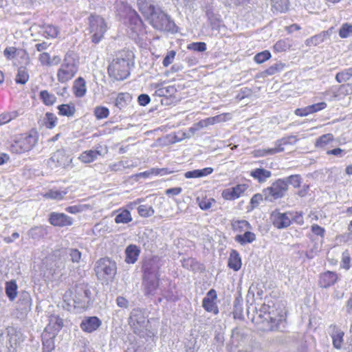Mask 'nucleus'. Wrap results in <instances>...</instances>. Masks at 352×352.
<instances>
[{
	"label": "nucleus",
	"instance_id": "11",
	"mask_svg": "<svg viewBox=\"0 0 352 352\" xmlns=\"http://www.w3.org/2000/svg\"><path fill=\"white\" fill-rule=\"evenodd\" d=\"M72 162V158L65 149H58L53 153L47 160V165L51 168H66Z\"/></svg>",
	"mask_w": 352,
	"mask_h": 352
},
{
	"label": "nucleus",
	"instance_id": "2",
	"mask_svg": "<svg viewBox=\"0 0 352 352\" xmlns=\"http://www.w3.org/2000/svg\"><path fill=\"white\" fill-rule=\"evenodd\" d=\"M129 324L133 331L142 338H152L155 331L151 328L145 313L140 309H133L130 314Z\"/></svg>",
	"mask_w": 352,
	"mask_h": 352
},
{
	"label": "nucleus",
	"instance_id": "59",
	"mask_svg": "<svg viewBox=\"0 0 352 352\" xmlns=\"http://www.w3.org/2000/svg\"><path fill=\"white\" fill-rule=\"evenodd\" d=\"M206 123V126H208L210 125H213L215 123H218L224 120V116L218 115L214 117L207 118L204 120Z\"/></svg>",
	"mask_w": 352,
	"mask_h": 352
},
{
	"label": "nucleus",
	"instance_id": "4",
	"mask_svg": "<svg viewBox=\"0 0 352 352\" xmlns=\"http://www.w3.org/2000/svg\"><path fill=\"white\" fill-rule=\"evenodd\" d=\"M23 340L21 332L14 327H7L6 331L0 335V343L8 352H14Z\"/></svg>",
	"mask_w": 352,
	"mask_h": 352
},
{
	"label": "nucleus",
	"instance_id": "39",
	"mask_svg": "<svg viewBox=\"0 0 352 352\" xmlns=\"http://www.w3.org/2000/svg\"><path fill=\"white\" fill-rule=\"evenodd\" d=\"M67 192L65 190H59L57 189H52L44 195V197L47 199L55 200H61L63 199Z\"/></svg>",
	"mask_w": 352,
	"mask_h": 352
},
{
	"label": "nucleus",
	"instance_id": "15",
	"mask_svg": "<svg viewBox=\"0 0 352 352\" xmlns=\"http://www.w3.org/2000/svg\"><path fill=\"white\" fill-rule=\"evenodd\" d=\"M50 223L54 226L65 227L72 226L73 219L64 213L52 212L49 217Z\"/></svg>",
	"mask_w": 352,
	"mask_h": 352
},
{
	"label": "nucleus",
	"instance_id": "63",
	"mask_svg": "<svg viewBox=\"0 0 352 352\" xmlns=\"http://www.w3.org/2000/svg\"><path fill=\"white\" fill-rule=\"evenodd\" d=\"M211 29L212 34L217 36L221 33V30L224 29V25H223L219 21H214L211 23Z\"/></svg>",
	"mask_w": 352,
	"mask_h": 352
},
{
	"label": "nucleus",
	"instance_id": "13",
	"mask_svg": "<svg viewBox=\"0 0 352 352\" xmlns=\"http://www.w3.org/2000/svg\"><path fill=\"white\" fill-rule=\"evenodd\" d=\"M291 214L274 211L272 214V223L278 229L285 228L291 224Z\"/></svg>",
	"mask_w": 352,
	"mask_h": 352
},
{
	"label": "nucleus",
	"instance_id": "33",
	"mask_svg": "<svg viewBox=\"0 0 352 352\" xmlns=\"http://www.w3.org/2000/svg\"><path fill=\"white\" fill-rule=\"evenodd\" d=\"M293 45L292 41L289 38H284L278 41L274 45V49L278 52H285Z\"/></svg>",
	"mask_w": 352,
	"mask_h": 352
},
{
	"label": "nucleus",
	"instance_id": "6",
	"mask_svg": "<svg viewBox=\"0 0 352 352\" xmlns=\"http://www.w3.org/2000/svg\"><path fill=\"white\" fill-rule=\"evenodd\" d=\"M108 72L117 80H124L129 75V58H116L109 66Z\"/></svg>",
	"mask_w": 352,
	"mask_h": 352
},
{
	"label": "nucleus",
	"instance_id": "7",
	"mask_svg": "<svg viewBox=\"0 0 352 352\" xmlns=\"http://www.w3.org/2000/svg\"><path fill=\"white\" fill-rule=\"evenodd\" d=\"M36 133L21 135L11 145V151L15 153H23L30 151L36 144Z\"/></svg>",
	"mask_w": 352,
	"mask_h": 352
},
{
	"label": "nucleus",
	"instance_id": "52",
	"mask_svg": "<svg viewBox=\"0 0 352 352\" xmlns=\"http://www.w3.org/2000/svg\"><path fill=\"white\" fill-rule=\"evenodd\" d=\"M352 35V25L349 23H344L340 30H339V36L344 38H347Z\"/></svg>",
	"mask_w": 352,
	"mask_h": 352
},
{
	"label": "nucleus",
	"instance_id": "49",
	"mask_svg": "<svg viewBox=\"0 0 352 352\" xmlns=\"http://www.w3.org/2000/svg\"><path fill=\"white\" fill-rule=\"evenodd\" d=\"M270 58V52L268 50H265L256 54L254 57V60L256 63L261 64L269 60Z\"/></svg>",
	"mask_w": 352,
	"mask_h": 352
},
{
	"label": "nucleus",
	"instance_id": "37",
	"mask_svg": "<svg viewBox=\"0 0 352 352\" xmlns=\"http://www.w3.org/2000/svg\"><path fill=\"white\" fill-rule=\"evenodd\" d=\"M132 221L131 213L127 210H121L116 217V223H127Z\"/></svg>",
	"mask_w": 352,
	"mask_h": 352
},
{
	"label": "nucleus",
	"instance_id": "8",
	"mask_svg": "<svg viewBox=\"0 0 352 352\" xmlns=\"http://www.w3.org/2000/svg\"><path fill=\"white\" fill-rule=\"evenodd\" d=\"M287 190L286 182L283 179H278L274 182L270 186L263 189V193L266 201H272L283 197Z\"/></svg>",
	"mask_w": 352,
	"mask_h": 352
},
{
	"label": "nucleus",
	"instance_id": "23",
	"mask_svg": "<svg viewBox=\"0 0 352 352\" xmlns=\"http://www.w3.org/2000/svg\"><path fill=\"white\" fill-rule=\"evenodd\" d=\"M140 250L135 245H129L125 250V261L127 263H134L138 260Z\"/></svg>",
	"mask_w": 352,
	"mask_h": 352
},
{
	"label": "nucleus",
	"instance_id": "21",
	"mask_svg": "<svg viewBox=\"0 0 352 352\" xmlns=\"http://www.w3.org/2000/svg\"><path fill=\"white\" fill-rule=\"evenodd\" d=\"M143 285L146 295L154 294L158 287V277H144Z\"/></svg>",
	"mask_w": 352,
	"mask_h": 352
},
{
	"label": "nucleus",
	"instance_id": "61",
	"mask_svg": "<svg viewBox=\"0 0 352 352\" xmlns=\"http://www.w3.org/2000/svg\"><path fill=\"white\" fill-rule=\"evenodd\" d=\"M176 52L173 50L169 51L163 60V65L164 67L169 66L175 59Z\"/></svg>",
	"mask_w": 352,
	"mask_h": 352
},
{
	"label": "nucleus",
	"instance_id": "10",
	"mask_svg": "<svg viewBox=\"0 0 352 352\" xmlns=\"http://www.w3.org/2000/svg\"><path fill=\"white\" fill-rule=\"evenodd\" d=\"M297 140L296 137L294 135L283 138L276 142V146L274 148L256 150L255 151V155L257 157H263L282 152L285 150V146L294 144L296 143Z\"/></svg>",
	"mask_w": 352,
	"mask_h": 352
},
{
	"label": "nucleus",
	"instance_id": "30",
	"mask_svg": "<svg viewBox=\"0 0 352 352\" xmlns=\"http://www.w3.org/2000/svg\"><path fill=\"white\" fill-rule=\"evenodd\" d=\"M324 96H330L329 100H340L344 98V94L341 92L340 85L332 87L322 93Z\"/></svg>",
	"mask_w": 352,
	"mask_h": 352
},
{
	"label": "nucleus",
	"instance_id": "46",
	"mask_svg": "<svg viewBox=\"0 0 352 352\" xmlns=\"http://www.w3.org/2000/svg\"><path fill=\"white\" fill-rule=\"evenodd\" d=\"M130 95L129 94L120 93L116 100V106L120 109L124 108L127 103V101L130 99Z\"/></svg>",
	"mask_w": 352,
	"mask_h": 352
},
{
	"label": "nucleus",
	"instance_id": "48",
	"mask_svg": "<svg viewBox=\"0 0 352 352\" xmlns=\"http://www.w3.org/2000/svg\"><path fill=\"white\" fill-rule=\"evenodd\" d=\"M138 214L142 217H151L155 211L152 206L148 205H140L138 208Z\"/></svg>",
	"mask_w": 352,
	"mask_h": 352
},
{
	"label": "nucleus",
	"instance_id": "12",
	"mask_svg": "<svg viewBox=\"0 0 352 352\" xmlns=\"http://www.w3.org/2000/svg\"><path fill=\"white\" fill-rule=\"evenodd\" d=\"M159 262L160 260L157 257L145 261L142 266L144 277H159Z\"/></svg>",
	"mask_w": 352,
	"mask_h": 352
},
{
	"label": "nucleus",
	"instance_id": "24",
	"mask_svg": "<svg viewBox=\"0 0 352 352\" xmlns=\"http://www.w3.org/2000/svg\"><path fill=\"white\" fill-rule=\"evenodd\" d=\"M98 155H102L100 151L89 150L82 152L78 158L82 163H91L96 160Z\"/></svg>",
	"mask_w": 352,
	"mask_h": 352
},
{
	"label": "nucleus",
	"instance_id": "25",
	"mask_svg": "<svg viewBox=\"0 0 352 352\" xmlns=\"http://www.w3.org/2000/svg\"><path fill=\"white\" fill-rule=\"evenodd\" d=\"M73 89L76 97L85 96L87 91L85 80L81 77L78 78L74 82Z\"/></svg>",
	"mask_w": 352,
	"mask_h": 352
},
{
	"label": "nucleus",
	"instance_id": "1",
	"mask_svg": "<svg viewBox=\"0 0 352 352\" xmlns=\"http://www.w3.org/2000/svg\"><path fill=\"white\" fill-rule=\"evenodd\" d=\"M140 12L149 20L152 26L160 31L173 32L175 23L163 11L142 1H138Z\"/></svg>",
	"mask_w": 352,
	"mask_h": 352
},
{
	"label": "nucleus",
	"instance_id": "57",
	"mask_svg": "<svg viewBox=\"0 0 352 352\" xmlns=\"http://www.w3.org/2000/svg\"><path fill=\"white\" fill-rule=\"evenodd\" d=\"M43 344L45 352H51L54 348V342L53 338H45V335L43 336Z\"/></svg>",
	"mask_w": 352,
	"mask_h": 352
},
{
	"label": "nucleus",
	"instance_id": "58",
	"mask_svg": "<svg viewBox=\"0 0 352 352\" xmlns=\"http://www.w3.org/2000/svg\"><path fill=\"white\" fill-rule=\"evenodd\" d=\"M187 48L188 50L202 52L206 50V44L204 42L192 43L188 45Z\"/></svg>",
	"mask_w": 352,
	"mask_h": 352
},
{
	"label": "nucleus",
	"instance_id": "14",
	"mask_svg": "<svg viewBox=\"0 0 352 352\" xmlns=\"http://www.w3.org/2000/svg\"><path fill=\"white\" fill-rule=\"evenodd\" d=\"M217 293L214 289L209 290L206 296L203 299L202 306L208 312H212L214 314L219 313L218 307L216 305Z\"/></svg>",
	"mask_w": 352,
	"mask_h": 352
},
{
	"label": "nucleus",
	"instance_id": "28",
	"mask_svg": "<svg viewBox=\"0 0 352 352\" xmlns=\"http://www.w3.org/2000/svg\"><path fill=\"white\" fill-rule=\"evenodd\" d=\"M289 0H272V10L275 13L285 12L289 9Z\"/></svg>",
	"mask_w": 352,
	"mask_h": 352
},
{
	"label": "nucleus",
	"instance_id": "51",
	"mask_svg": "<svg viewBox=\"0 0 352 352\" xmlns=\"http://www.w3.org/2000/svg\"><path fill=\"white\" fill-rule=\"evenodd\" d=\"M265 320L270 322L271 325L270 327V330H271V331L278 330L279 329L280 323L283 322L281 318L276 319V318H274L272 316H271L270 312H269L267 314V316L265 317Z\"/></svg>",
	"mask_w": 352,
	"mask_h": 352
},
{
	"label": "nucleus",
	"instance_id": "40",
	"mask_svg": "<svg viewBox=\"0 0 352 352\" xmlns=\"http://www.w3.org/2000/svg\"><path fill=\"white\" fill-rule=\"evenodd\" d=\"M333 140V136L331 133H327L317 139L316 142V147L324 148Z\"/></svg>",
	"mask_w": 352,
	"mask_h": 352
},
{
	"label": "nucleus",
	"instance_id": "5",
	"mask_svg": "<svg viewBox=\"0 0 352 352\" xmlns=\"http://www.w3.org/2000/svg\"><path fill=\"white\" fill-rule=\"evenodd\" d=\"M117 267L114 261L108 258L98 260L95 265V272L98 279L102 280H113L116 274Z\"/></svg>",
	"mask_w": 352,
	"mask_h": 352
},
{
	"label": "nucleus",
	"instance_id": "62",
	"mask_svg": "<svg viewBox=\"0 0 352 352\" xmlns=\"http://www.w3.org/2000/svg\"><path fill=\"white\" fill-rule=\"evenodd\" d=\"M38 60L40 61L42 65L50 66L52 65V62L50 60V56L47 52H43L39 55Z\"/></svg>",
	"mask_w": 352,
	"mask_h": 352
},
{
	"label": "nucleus",
	"instance_id": "27",
	"mask_svg": "<svg viewBox=\"0 0 352 352\" xmlns=\"http://www.w3.org/2000/svg\"><path fill=\"white\" fill-rule=\"evenodd\" d=\"M28 234L32 239L40 240L47 234V231L46 228L43 226H36L31 228Z\"/></svg>",
	"mask_w": 352,
	"mask_h": 352
},
{
	"label": "nucleus",
	"instance_id": "64",
	"mask_svg": "<svg viewBox=\"0 0 352 352\" xmlns=\"http://www.w3.org/2000/svg\"><path fill=\"white\" fill-rule=\"evenodd\" d=\"M123 161L118 162V163H115L109 165V169L111 171H120L123 170L124 168L129 167L128 165L126 164Z\"/></svg>",
	"mask_w": 352,
	"mask_h": 352
},
{
	"label": "nucleus",
	"instance_id": "36",
	"mask_svg": "<svg viewBox=\"0 0 352 352\" xmlns=\"http://www.w3.org/2000/svg\"><path fill=\"white\" fill-rule=\"evenodd\" d=\"M43 33L45 37L56 38L60 32L59 28L53 25L47 24L43 26Z\"/></svg>",
	"mask_w": 352,
	"mask_h": 352
},
{
	"label": "nucleus",
	"instance_id": "44",
	"mask_svg": "<svg viewBox=\"0 0 352 352\" xmlns=\"http://www.w3.org/2000/svg\"><path fill=\"white\" fill-rule=\"evenodd\" d=\"M59 114L65 116H72L75 113V107L73 104H61L58 107Z\"/></svg>",
	"mask_w": 352,
	"mask_h": 352
},
{
	"label": "nucleus",
	"instance_id": "60",
	"mask_svg": "<svg viewBox=\"0 0 352 352\" xmlns=\"http://www.w3.org/2000/svg\"><path fill=\"white\" fill-rule=\"evenodd\" d=\"M327 103L324 102H319V103H316V104H311V105H309L308 106V108H309V113L310 114L311 113H316V112H318L320 110H322L324 109H325L327 107Z\"/></svg>",
	"mask_w": 352,
	"mask_h": 352
},
{
	"label": "nucleus",
	"instance_id": "18",
	"mask_svg": "<svg viewBox=\"0 0 352 352\" xmlns=\"http://www.w3.org/2000/svg\"><path fill=\"white\" fill-rule=\"evenodd\" d=\"M330 328L332 329L330 335L332 338L333 345L336 349H340L344 342V333L336 325H331Z\"/></svg>",
	"mask_w": 352,
	"mask_h": 352
},
{
	"label": "nucleus",
	"instance_id": "53",
	"mask_svg": "<svg viewBox=\"0 0 352 352\" xmlns=\"http://www.w3.org/2000/svg\"><path fill=\"white\" fill-rule=\"evenodd\" d=\"M67 254L73 263H79L82 256L81 252L76 248L68 249Z\"/></svg>",
	"mask_w": 352,
	"mask_h": 352
},
{
	"label": "nucleus",
	"instance_id": "45",
	"mask_svg": "<svg viewBox=\"0 0 352 352\" xmlns=\"http://www.w3.org/2000/svg\"><path fill=\"white\" fill-rule=\"evenodd\" d=\"M40 97L46 105L53 104L56 100V98L54 94L49 93L46 90L41 91L40 92Z\"/></svg>",
	"mask_w": 352,
	"mask_h": 352
},
{
	"label": "nucleus",
	"instance_id": "29",
	"mask_svg": "<svg viewBox=\"0 0 352 352\" xmlns=\"http://www.w3.org/2000/svg\"><path fill=\"white\" fill-rule=\"evenodd\" d=\"M235 241L240 243L241 245H245L246 243H251L256 240V235L254 233L248 231H245L243 234H237L235 238Z\"/></svg>",
	"mask_w": 352,
	"mask_h": 352
},
{
	"label": "nucleus",
	"instance_id": "43",
	"mask_svg": "<svg viewBox=\"0 0 352 352\" xmlns=\"http://www.w3.org/2000/svg\"><path fill=\"white\" fill-rule=\"evenodd\" d=\"M115 5L116 11L120 16H124L131 11V7L127 3L124 1H116Z\"/></svg>",
	"mask_w": 352,
	"mask_h": 352
},
{
	"label": "nucleus",
	"instance_id": "47",
	"mask_svg": "<svg viewBox=\"0 0 352 352\" xmlns=\"http://www.w3.org/2000/svg\"><path fill=\"white\" fill-rule=\"evenodd\" d=\"M352 77V68H349L342 72H338L336 76L338 82H346Z\"/></svg>",
	"mask_w": 352,
	"mask_h": 352
},
{
	"label": "nucleus",
	"instance_id": "54",
	"mask_svg": "<svg viewBox=\"0 0 352 352\" xmlns=\"http://www.w3.org/2000/svg\"><path fill=\"white\" fill-rule=\"evenodd\" d=\"M199 206L201 210H208L212 207V204L215 203V200L212 198L197 199Z\"/></svg>",
	"mask_w": 352,
	"mask_h": 352
},
{
	"label": "nucleus",
	"instance_id": "3",
	"mask_svg": "<svg viewBox=\"0 0 352 352\" xmlns=\"http://www.w3.org/2000/svg\"><path fill=\"white\" fill-rule=\"evenodd\" d=\"M78 69V61L76 54L69 51L65 55L63 60L57 71V80L60 83H66L72 80Z\"/></svg>",
	"mask_w": 352,
	"mask_h": 352
},
{
	"label": "nucleus",
	"instance_id": "56",
	"mask_svg": "<svg viewBox=\"0 0 352 352\" xmlns=\"http://www.w3.org/2000/svg\"><path fill=\"white\" fill-rule=\"evenodd\" d=\"M57 118L52 113H47L45 114V126L48 129H52L56 126Z\"/></svg>",
	"mask_w": 352,
	"mask_h": 352
},
{
	"label": "nucleus",
	"instance_id": "50",
	"mask_svg": "<svg viewBox=\"0 0 352 352\" xmlns=\"http://www.w3.org/2000/svg\"><path fill=\"white\" fill-rule=\"evenodd\" d=\"M286 182L287 186L289 184L292 185L294 188L300 186L301 183V178L298 175H291L283 179Z\"/></svg>",
	"mask_w": 352,
	"mask_h": 352
},
{
	"label": "nucleus",
	"instance_id": "26",
	"mask_svg": "<svg viewBox=\"0 0 352 352\" xmlns=\"http://www.w3.org/2000/svg\"><path fill=\"white\" fill-rule=\"evenodd\" d=\"M228 266L234 271H238L241 267V260L236 250H232L228 259Z\"/></svg>",
	"mask_w": 352,
	"mask_h": 352
},
{
	"label": "nucleus",
	"instance_id": "22",
	"mask_svg": "<svg viewBox=\"0 0 352 352\" xmlns=\"http://www.w3.org/2000/svg\"><path fill=\"white\" fill-rule=\"evenodd\" d=\"M250 175L259 183H264L272 176V173L265 168H258L252 170Z\"/></svg>",
	"mask_w": 352,
	"mask_h": 352
},
{
	"label": "nucleus",
	"instance_id": "34",
	"mask_svg": "<svg viewBox=\"0 0 352 352\" xmlns=\"http://www.w3.org/2000/svg\"><path fill=\"white\" fill-rule=\"evenodd\" d=\"M232 228L235 232H242L251 229V226L245 220H236L232 222Z\"/></svg>",
	"mask_w": 352,
	"mask_h": 352
},
{
	"label": "nucleus",
	"instance_id": "9",
	"mask_svg": "<svg viewBox=\"0 0 352 352\" xmlns=\"http://www.w3.org/2000/svg\"><path fill=\"white\" fill-rule=\"evenodd\" d=\"M107 25L104 19L100 16H91L89 18V32L91 41L94 43H99L103 38Z\"/></svg>",
	"mask_w": 352,
	"mask_h": 352
},
{
	"label": "nucleus",
	"instance_id": "17",
	"mask_svg": "<svg viewBox=\"0 0 352 352\" xmlns=\"http://www.w3.org/2000/svg\"><path fill=\"white\" fill-rule=\"evenodd\" d=\"M248 189L246 184H238L230 188H227L222 192V197L227 200L237 199Z\"/></svg>",
	"mask_w": 352,
	"mask_h": 352
},
{
	"label": "nucleus",
	"instance_id": "20",
	"mask_svg": "<svg viewBox=\"0 0 352 352\" xmlns=\"http://www.w3.org/2000/svg\"><path fill=\"white\" fill-rule=\"evenodd\" d=\"M152 87L155 89V95L160 97H168L173 95L176 91V89L174 86L168 85L164 87L162 83H155L152 85Z\"/></svg>",
	"mask_w": 352,
	"mask_h": 352
},
{
	"label": "nucleus",
	"instance_id": "19",
	"mask_svg": "<svg viewBox=\"0 0 352 352\" xmlns=\"http://www.w3.org/2000/svg\"><path fill=\"white\" fill-rule=\"evenodd\" d=\"M338 280V275L333 272L327 271L320 275L319 285L323 288L333 285Z\"/></svg>",
	"mask_w": 352,
	"mask_h": 352
},
{
	"label": "nucleus",
	"instance_id": "38",
	"mask_svg": "<svg viewBox=\"0 0 352 352\" xmlns=\"http://www.w3.org/2000/svg\"><path fill=\"white\" fill-rule=\"evenodd\" d=\"M285 67V63H283L281 62H277V63H274V65H271L270 67H269L267 69H265L264 73L266 75L272 76V75H274L277 73H279V72L283 71Z\"/></svg>",
	"mask_w": 352,
	"mask_h": 352
},
{
	"label": "nucleus",
	"instance_id": "35",
	"mask_svg": "<svg viewBox=\"0 0 352 352\" xmlns=\"http://www.w3.org/2000/svg\"><path fill=\"white\" fill-rule=\"evenodd\" d=\"M17 285L14 281L7 282L6 293L10 300L13 301L17 296Z\"/></svg>",
	"mask_w": 352,
	"mask_h": 352
},
{
	"label": "nucleus",
	"instance_id": "31",
	"mask_svg": "<svg viewBox=\"0 0 352 352\" xmlns=\"http://www.w3.org/2000/svg\"><path fill=\"white\" fill-rule=\"evenodd\" d=\"M213 171L212 168H205L201 170H194L192 171H188L185 173L186 178H197L204 176H207L211 174Z\"/></svg>",
	"mask_w": 352,
	"mask_h": 352
},
{
	"label": "nucleus",
	"instance_id": "32",
	"mask_svg": "<svg viewBox=\"0 0 352 352\" xmlns=\"http://www.w3.org/2000/svg\"><path fill=\"white\" fill-rule=\"evenodd\" d=\"M329 36V32H322L319 34L315 35L308 39L306 40L305 43L307 46H316L320 43H322L327 36Z\"/></svg>",
	"mask_w": 352,
	"mask_h": 352
},
{
	"label": "nucleus",
	"instance_id": "55",
	"mask_svg": "<svg viewBox=\"0 0 352 352\" xmlns=\"http://www.w3.org/2000/svg\"><path fill=\"white\" fill-rule=\"evenodd\" d=\"M109 111L104 107H96L94 109V115L98 119H103L108 117Z\"/></svg>",
	"mask_w": 352,
	"mask_h": 352
},
{
	"label": "nucleus",
	"instance_id": "41",
	"mask_svg": "<svg viewBox=\"0 0 352 352\" xmlns=\"http://www.w3.org/2000/svg\"><path fill=\"white\" fill-rule=\"evenodd\" d=\"M28 79L29 74L27 69L24 67H19L15 79L16 82L24 85L28 82Z\"/></svg>",
	"mask_w": 352,
	"mask_h": 352
},
{
	"label": "nucleus",
	"instance_id": "42",
	"mask_svg": "<svg viewBox=\"0 0 352 352\" xmlns=\"http://www.w3.org/2000/svg\"><path fill=\"white\" fill-rule=\"evenodd\" d=\"M31 300L32 299L28 292H23L21 293L19 303L23 306L21 309H30L31 307Z\"/></svg>",
	"mask_w": 352,
	"mask_h": 352
},
{
	"label": "nucleus",
	"instance_id": "16",
	"mask_svg": "<svg viewBox=\"0 0 352 352\" xmlns=\"http://www.w3.org/2000/svg\"><path fill=\"white\" fill-rule=\"evenodd\" d=\"M101 324V320L96 316L86 317L81 322L80 328L85 332L91 333L98 329Z\"/></svg>",
	"mask_w": 352,
	"mask_h": 352
}]
</instances>
